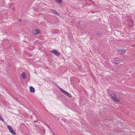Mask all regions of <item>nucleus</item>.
I'll return each instance as SVG.
<instances>
[{
  "label": "nucleus",
  "mask_w": 135,
  "mask_h": 135,
  "mask_svg": "<svg viewBox=\"0 0 135 135\" xmlns=\"http://www.w3.org/2000/svg\"><path fill=\"white\" fill-rule=\"evenodd\" d=\"M0 120L3 121H4V120L3 119L2 117L0 115Z\"/></svg>",
  "instance_id": "obj_15"
},
{
  "label": "nucleus",
  "mask_w": 135,
  "mask_h": 135,
  "mask_svg": "<svg viewBox=\"0 0 135 135\" xmlns=\"http://www.w3.org/2000/svg\"><path fill=\"white\" fill-rule=\"evenodd\" d=\"M60 91L62 92V93H63L64 94H65L66 93V91H65V90H63L62 89V88H60Z\"/></svg>",
  "instance_id": "obj_8"
},
{
  "label": "nucleus",
  "mask_w": 135,
  "mask_h": 135,
  "mask_svg": "<svg viewBox=\"0 0 135 135\" xmlns=\"http://www.w3.org/2000/svg\"><path fill=\"white\" fill-rule=\"evenodd\" d=\"M30 91L31 92L34 93L35 91V89L33 87L31 86L30 88Z\"/></svg>",
  "instance_id": "obj_6"
},
{
  "label": "nucleus",
  "mask_w": 135,
  "mask_h": 135,
  "mask_svg": "<svg viewBox=\"0 0 135 135\" xmlns=\"http://www.w3.org/2000/svg\"><path fill=\"white\" fill-rule=\"evenodd\" d=\"M21 76L24 79H25L26 77V75L25 72H23L21 74Z\"/></svg>",
  "instance_id": "obj_5"
},
{
  "label": "nucleus",
  "mask_w": 135,
  "mask_h": 135,
  "mask_svg": "<svg viewBox=\"0 0 135 135\" xmlns=\"http://www.w3.org/2000/svg\"><path fill=\"white\" fill-rule=\"evenodd\" d=\"M50 11H51V13L53 14H54V13H55V11L53 10L52 9H51Z\"/></svg>",
  "instance_id": "obj_12"
},
{
  "label": "nucleus",
  "mask_w": 135,
  "mask_h": 135,
  "mask_svg": "<svg viewBox=\"0 0 135 135\" xmlns=\"http://www.w3.org/2000/svg\"><path fill=\"white\" fill-rule=\"evenodd\" d=\"M112 63L113 64H118L120 63V61H113Z\"/></svg>",
  "instance_id": "obj_9"
},
{
  "label": "nucleus",
  "mask_w": 135,
  "mask_h": 135,
  "mask_svg": "<svg viewBox=\"0 0 135 135\" xmlns=\"http://www.w3.org/2000/svg\"><path fill=\"white\" fill-rule=\"evenodd\" d=\"M65 95H66L67 96H68V97H71L72 96L71 94L70 93H69L66 92V93L65 94Z\"/></svg>",
  "instance_id": "obj_10"
},
{
  "label": "nucleus",
  "mask_w": 135,
  "mask_h": 135,
  "mask_svg": "<svg viewBox=\"0 0 135 135\" xmlns=\"http://www.w3.org/2000/svg\"><path fill=\"white\" fill-rule=\"evenodd\" d=\"M56 1L59 3H61L62 2V0H56Z\"/></svg>",
  "instance_id": "obj_11"
},
{
  "label": "nucleus",
  "mask_w": 135,
  "mask_h": 135,
  "mask_svg": "<svg viewBox=\"0 0 135 135\" xmlns=\"http://www.w3.org/2000/svg\"><path fill=\"white\" fill-rule=\"evenodd\" d=\"M51 52L52 53L54 54L55 55L57 56L59 55L60 54V52L55 50H52L51 51Z\"/></svg>",
  "instance_id": "obj_4"
},
{
  "label": "nucleus",
  "mask_w": 135,
  "mask_h": 135,
  "mask_svg": "<svg viewBox=\"0 0 135 135\" xmlns=\"http://www.w3.org/2000/svg\"><path fill=\"white\" fill-rule=\"evenodd\" d=\"M54 14H56L57 15H59L60 13L57 12L56 11H55V13H54Z\"/></svg>",
  "instance_id": "obj_14"
},
{
  "label": "nucleus",
  "mask_w": 135,
  "mask_h": 135,
  "mask_svg": "<svg viewBox=\"0 0 135 135\" xmlns=\"http://www.w3.org/2000/svg\"><path fill=\"white\" fill-rule=\"evenodd\" d=\"M40 31L38 30L35 29L34 30L33 32V35H36L40 33Z\"/></svg>",
  "instance_id": "obj_3"
},
{
  "label": "nucleus",
  "mask_w": 135,
  "mask_h": 135,
  "mask_svg": "<svg viewBox=\"0 0 135 135\" xmlns=\"http://www.w3.org/2000/svg\"><path fill=\"white\" fill-rule=\"evenodd\" d=\"M54 14H56L57 15H59L60 13L57 12L56 11H55V13H54Z\"/></svg>",
  "instance_id": "obj_13"
},
{
  "label": "nucleus",
  "mask_w": 135,
  "mask_h": 135,
  "mask_svg": "<svg viewBox=\"0 0 135 135\" xmlns=\"http://www.w3.org/2000/svg\"><path fill=\"white\" fill-rule=\"evenodd\" d=\"M120 53H124L126 52V50L124 49H120Z\"/></svg>",
  "instance_id": "obj_7"
},
{
  "label": "nucleus",
  "mask_w": 135,
  "mask_h": 135,
  "mask_svg": "<svg viewBox=\"0 0 135 135\" xmlns=\"http://www.w3.org/2000/svg\"><path fill=\"white\" fill-rule=\"evenodd\" d=\"M110 96L112 99L114 101L117 102H120V100L116 97V94L113 93H111L110 94Z\"/></svg>",
  "instance_id": "obj_1"
},
{
  "label": "nucleus",
  "mask_w": 135,
  "mask_h": 135,
  "mask_svg": "<svg viewBox=\"0 0 135 135\" xmlns=\"http://www.w3.org/2000/svg\"><path fill=\"white\" fill-rule=\"evenodd\" d=\"M8 129H9L10 132L12 134L15 135L16 133L14 131L13 128L10 126H8L7 127Z\"/></svg>",
  "instance_id": "obj_2"
},
{
  "label": "nucleus",
  "mask_w": 135,
  "mask_h": 135,
  "mask_svg": "<svg viewBox=\"0 0 135 135\" xmlns=\"http://www.w3.org/2000/svg\"><path fill=\"white\" fill-rule=\"evenodd\" d=\"M117 52H119L120 53V49H117Z\"/></svg>",
  "instance_id": "obj_16"
}]
</instances>
